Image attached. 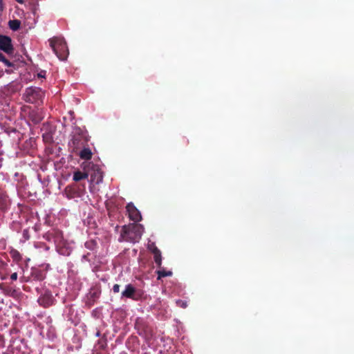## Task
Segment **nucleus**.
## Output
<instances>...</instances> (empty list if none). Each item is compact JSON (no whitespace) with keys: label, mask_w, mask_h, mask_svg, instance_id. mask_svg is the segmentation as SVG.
I'll use <instances>...</instances> for the list:
<instances>
[{"label":"nucleus","mask_w":354,"mask_h":354,"mask_svg":"<svg viewBox=\"0 0 354 354\" xmlns=\"http://www.w3.org/2000/svg\"><path fill=\"white\" fill-rule=\"evenodd\" d=\"M22 235L25 240H28L30 239L29 230L24 229Z\"/></svg>","instance_id":"obj_23"},{"label":"nucleus","mask_w":354,"mask_h":354,"mask_svg":"<svg viewBox=\"0 0 354 354\" xmlns=\"http://www.w3.org/2000/svg\"><path fill=\"white\" fill-rule=\"evenodd\" d=\"M153 254V259H154V261L157 266V267L158 268H161V266H162V255H161V252L159 250L153 253H152Z\"/></svg>","instance_id":"obj_18"},{"label":"nucleus","mask_w":354,"mask_h":354,"mask_svg":"<svg viewBox=\"0 0 354 354\" xmlns=\"http://www.w3.org/2000/svg\"><path fill=\"white\" fill-rule=\"evenodd\" d=\"M3 0L0 1V10H3Z\"/></svg>","instance_id":"obj_27"},{"label":"nucleus","mask_w":354,"mask_h":354,"mask_svg":"<svg viewBox=\"0 0 354 354\" xmlns=\"http://www.w3.org/2000/svg\"><path fill=\"white\" fill-rule=\"evenodd\" d=\"M12 200L7 191L0 186V212H8L11 206Z\"/></svg>","instance_id":"obj_6"},{"label":"nucleus","mask_w":354,"mask_h":354,"mask_svg":"<svg viewBox=\"0 0 354 354\" xmlns=\"http://www.w3.org/2000/svg\"><path fill=\"white\" fill-rule=\"evenodd\" d=\"M18 274L17 272H14L10 275V279L12 281H16L17 279Z\"/></svg>","instance_id":"obj_25"},{"label":"nucleus","mask_w":354,"mask_h":354,"mask_svg":"<svg viewBox=\"0 0 354 354\" xmlns=\"http://www.w3.org/2000/svg\"><path fill=\"white\" fill-rule=\"evenodd\" d=\"M120 285L118 284H115L113 286V291L115 292V293H118L120 292Z\"/></svg>","instance_id":"obj_24"},{"label":"nucleus","mask_w":354,"mask_h":354,"mask_svg":"<svg viewBox=\"0 0 354 354\" xmlns=\"http://www.w3.org/2000/svg\"><path fill=\"white\" fill-rule=\"evenodd\" d=\"M20 26L21 21L18 19L10 20L8 21V26L13 31L18 30L20 28Z\"/></svg>","instance_id":"obj_17"},{"label":"nucleus","mask_w":354,"mask_h":354,"mask_svg":"<svg viewBox=\"0 0 354 354\" xmlns=\"http://www.w3.org/2000/svg\"><path fill=\"white\" fill-rule=\"evenodd\" d=\"M127 211L129 214V217L130 220L134 222H139L142 219V216L140 211L136 208V207L132 203H129L127 205L126 207Z\"/></svg>","instance_id":"obj_11"},{"label":"nucleus","mask_w":354,"mask_h":354,"mask_svg":"<svg viewBox=\"0 0 354 354\" xmlns=\"http://www.w3.org/2000/svg\"><path fill=\"white\" fill-rule=\"evenodd\" d=\"M19 3H23L24 2V0H16Z\"/></svg>","instance_id":"obj_28"},{"label":"nucleus","mask_w":354,"mask_h":354,"mask_svg":"<svg viewBox=\"0 0 354 354\" xmlns=\"http://www.w3.org/2000/svg\"><path fill=\"white\" fill-rule=\"evenodd\" d=\"M50 46L53 52L61 60H65L68 55L65 41L59 37H53L49 40Z\"/></svg>","instance_id":"obj_3"},{"label":"nucleus","mask_w":354,"mask_h":354,"mask_svg":"<svg viewBox=\"0 0 354 354\" xmlns=\"http://www.w3.org/2000/svg\"><path fill=\"white\" fill-rule=\"evenodd\" d=\"M55 299L49 290H46L45 292L38 298L37 302L39 304L44 307L48 308L54 304Z\"/></svg>","instance_id":"obj_10"},{"label":"nucleus","mask_w":354,"mask_h":354,"mask_svg":"<svg viewBox=\"0 0 354 354\" xmlns=\"http://www.w3.org/2000/svg\"><path fill=\"white\" fill-rule=\"evenodd\" d=\"M176 304L177 306L182 308H186L187 307V303L186 301L178 299L176 301Z\"/></svg>","instance_id":"obj_22"},{"label":"nucleus","mask_w":354,"mask_h":354,"mask_svg":"<svg viewBox=\"0 0 354 354\" xmlns=\"http://www.w3.org/2000/svg\"><path fill=\"white\" fill-rule=\"evenodd\" d=\"M45 75H46V72L42 71L37 74V76H38V77L43 78V77H45Z\"/></svg>","instance_id":"obj_26"},{"label":"nucleus","mask_w":354,"mask_h":354,"mask_svg":"<svg viewBox=\"0 0 354 354\" xmlns=\"http://www.w3.org/2000/svg\"><path fill=\"white\" fill-rule=\"evenodd\" d=\"M142 234V229L140 225L136 224L124 225L120 233L119 241L136 243L141 239Z\"/></svg>","instance_id":"obj_1"},{"label":"nucleus","mask_w":354,"mask_h":354,"mask_svg":"<svg viewBox=\"0 0 354 354\" xmlns=\"http://www.w3.org/2000/svg\"><path fill=\"white\" fill-rule=\"evenodd\" d=\"M122 297L138 300L142 297V293L131 284H128L126 286L124 290L122 292Z\"/></svg>","instance_id":"obj_8"},{"label":"nucleus","mask_w":354,"mask_h":354,"mask_svg":"<svg viewBox=\"0 0 354 354\" xmlns=\"http://www.w3.org/2000/svg\"><path fill=\"white\" fill-rule=\"evenodd\" d=\"M83 149L79 152V156L81 159L88 160L92 158V152L91 150L88 147H82Z\"/></svg>","instance_id":"obj_13"},{"label":"nucleus","mask_w":354,"mask_h":354,"mask_svg":"<svg viewBox=\"0 0 354 354\" xmlns=\"http://www.w3.org/2000/svg\"><path fill=\"white\" fill-rule=\"evenodd\" d=\"M46 277V272L45 270L32 268L31 269V277L36 281H43Z\"/></svg>","instance_id":"obj_12"},{"label":"nucleus","mask_w":354,"mask_h":354,"mask_svg":"<svg viewBox=\"0 0 354 354\" xmlns=\"http://www.w3.org/2000/svg\"><path fill=\"white\" fill-rule=\"evenodd\" d=\"M156 274H158V279H160L162 277H170L173 273L171 271L165 270L161 267L158 270L156 271Z\"/></svg>","instance_id":"obj_15"},{"label":"nucleus","mask_w":354,"mask_h":354,"mask_svg":"<svg viewBox=\"0 0 354 354\" xmlns=\"http://www.w3.org/2000/svg\"><path fill=\"white\" fill-rule=\"evenodd\" d=\"M100 180H97V183H99L100 181H101L102 180V176H100Z\"/></svg>","instance_id":"obj_29"},{"label":"nucleus","mask_w":354,"mask_h":354,"mask_svg":"<svg viewBox=\"0 0 354 354\" xmlns=\"http://www.w3.org/2000/svg\"><path fill=\"white\" fill-rule=\"evenodd\" d=\"M10 254L13 261H16L17 263L20 262L22 259L21 254L18 250L15 249H12L10 252Z\"/></svg>","instance_id":"obj_16"},{"label":"nucleus","mask_w":354,"mask_h":354,"mask_svg":"<svg viewBox=\"0 0 354 354\" xmlns=\"http://www.w3.org/2000/svg\"><path fill=\"white\" fill-rule=\"evenodd\" d=\"M44 238L49 242H53L57 248L64 244L62 232L58 229L49 230L44 235Z\"/></svg>","instance_id":"obj_4"},{"label":"nucleus","mask_w":354,"mask_h":354,"mask_svg":"<svg viewBox=\"0 0 354 354\" xmlns=\"http://www.w3.org/2000/svg\"><path fill=\"white\" fill-rule=\"evenodd\" d=\"M0 49L8 55L13 53L14 48L10 37L0 34Z\"/></svg>","instance_id":"obj_9"},{"label":"nucleus","mask_w":354,"mask_h":354,"mask_svg":"<svg viewBox=\"0 0 354 354\" xmlns=\"http://www.w3.org/2000/svg\"><path fill=\"white\" fill-rule=\"evenodd\" d=\"M44 92L39 87L30 86L24 91L22 98L28 103L39 106L43 103Z\"/></svg>","instance_id":"obj_2"},{"label":"nucleus","mask_w":354,"mask_h":354,"mask_svg":"<svg viewBox=\"0 0 354 354\" xmlns=\"http://www.w3.org/2000/svg\"><path fill=\"white\" fill-rule=\"evenodd\" d=\"M0 62H3L6 66L12 67L13 64L10 62L6 57L0 52Z\"/></svg>","instance_id":"obj_21"},{"label":"nucleus","mask_w":354,"mask_h":354,"mask_svg":"<svg viewBox=\"0 0 354 354\" xmlns=\"http://www.w3.org/2000/svg\"><path fill=\"white\" fill-rule=\"evenodd\" d=\"M87 141L88 140L84 131L78 128L73 136L70 144L75 151L81 149L82 147H84Z\"/></svg>","instance_id":"obj_5"},{"label":"nucleus","mask_w":354,"mask_h":354,"mask_svg":"<svg viewBox=\"0 0 354 354\" xmlns=\"http://www.w3.org/2000/svg\"><path fill=\"white\" fill-rule=\"evenodd\" d=\"M28 109V120H30L34 124L40 123L44 118V115L41 109H31L30 106L24 108Z\"/></svg>","instance_id":"obj_7"},{"label":"nucleus","mask_w":354,"mask_h":354,"mask_svg":"<svg viewBox=\"0 0 354 354\" xmlns=\"http://www.w3.org/2000/svg\"><path fill=\"white\" fill-rule=\"evenodd\" d=\"M147 249L151 252L153 253L155 252H157L159 249L156 245V243L154 242H152L151 241H149L147 243Z\"/></svg>","instance_id":"obj_20"},{"label":"nucleus","mask_w":354,"mask_h":354,"mask_svg":"<svg viewBox=\"0 0 354 354\" xmlns=\"http://www.w3.org/2000/svg\"><path fill=\"white\" fill-rule=\"evenodd\" d=\"M97 245V243L94 240H89L85 243V247L90 250H93Z\"/></svg>","instance_id":"obj_19"},{"label":"nucleus","mask_w":354,"mask_h":354,"mask_svg":"<svg viewBox=\"0 0 354 354\" xmlns=\"http://www.w3.org/2000/svg\"><path fill=\"white\" fill-rule=\"evenodd\" d=\"M88 176V175L87 173L77 171L74 172L73 179L74 181L78 182L81 180L87 178Z\"/></svg>","instance_id":"obj_14"}]
</instances>
